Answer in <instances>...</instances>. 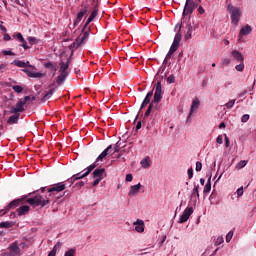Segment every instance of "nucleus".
Returning a JSON list of instances; mask_svg holds the SVG:
<instances>
[{
  "mask_svg": "<svg viewBox=\"0 0 256 256\" xmlns=\"http://www.w3.org/2000/svg\"><path fill=\"white\" fill-rule=\"evenodd\" d=\"M211 192V176L208 178L206 185L204 186L203 193L204 195H207Z\"/></svg>",
  "mask_w": 256,
  "mask_h": 256,
  "instance_id": "obj_31",
  "label": "nucleus"
},
{
  "mask_svg": "<svg viewBox=\"0 0 256 256\" xmlns=\"http://www.w3.org/2000/svg\"><path fill=\"white\" fill-rule=\"evenodd\" d=\"M125 181L126 183H131V181H133V174H127Z\"/></svg>",
  "mask_w": 256,
  "mask_h": 256,
  "instance_id": "obj_50",
  "label": "nucleus"
},
{
  "mask_svg": "<svg viewBox=\"0 0 256 256\" xmlns=\"http://www.w3.org/2000/svg\"><path fill=\"white\" fill-rule=\"evenodd\" d=\"M249 118V114H244L241 118L242 123H247V121H249Z\"/></svg>",
  "mask_w": 256,
  "mask_h": 256,
  "instance_id": "obj_51",
  "label": "nucleus"
},
{
  "mask_svg": "<svg viewBox=\"0 0 256 256\" xmlns=\"http://www.w3.org/2000/svg\"><path fill=\"white\" fill-rule=\"evenodd\" d=\"M69 59L67 60V62L66 63H64V62H61L60 63V73H69V72H67V69H69Z\"/></svg>",
  "mask_w": 256,
  "mask_h": 256,
  "instance_id": "obj_30",
  "label": "nucleus"
},
{
  "mask_svg": "<svg viewBox=\"0 0 256 256\" xmlns=\"http://www.w3.org/2000/svg\"><path fill=\"white\" fill-rule=\"evenodd\" d=\"M230 142H229V137H227V135H225V147L229 148Z\"/></svg>",
  "mask_w": 256,
  "mask_h": 256,
  "instance_id": "obj_63",
  "label": "nucleus"
},
{
  "mask_svg": "<svg viewBox=\"0 0 256 256\" xmlns=\"http://www.w3.org/2000/svg\"><path fill=\"white\" fill-rule=\"evenodd\" d=\"M55 92V89H50L41 99L42 103H45V101H49L51 97H53V93Z\"/></svg>",
  "mask_w": 256,
  "mask_h": 256,
  "instance_id": "obj_29",
  "label": "nucleus"
},
{
  "mask_svg": "<svg viewBox=\"0 0 256 256\" xmlns=\"http://www.w3.org/2000/svg\"><path fill=\"white\" fill-rule=\"evenodd\" d=\"M65 189H67V185L63 182H59L47 190L48 195H42V197H47L49 199V203H51V199L49 197L54 195V193H61V191H65Z\"/></svg>",
  "mask_w": 256,
  "mask_h": 256,
  "instance_id": "obj_5",
  "label": "nucleus"
},
{
  "mask_svg": "<svg viewBox=\"0 0 256 256\" xmlns=\"http://www.w3.org/2000/svg\"><path fill=\"white\" fill-rule=\"evenodd\" d=\"M178 49H179V44H176L175 42H173L170 47V51H172V53H175V51H177Z\"/></svg>",
  "mask_w": 256,
  "mask_h": 256,
  "instance_id": "obj_45",
  "label": "nucleus"
},
{
  "mask_svg": "<svg viewBox=\"0 0 256 256\" xmlns=\"http://www.w3.org/2000/svg\"><path fill=\"white\" fill-rule=\"evenodd\" d=\"M107 156L104 152H102L97 158L94 163L89 165L86 169H84L82 172L74 174L72 177H70L67 182L70 183L69 187L75 183V181H79V179H84V177H87L94 169L97 167V163L99 161H103Z\"/></svg>",
  "mask_w": 256,
  "mask_h": 256,
  "instance_id": "obj_2",
  "label": "nucleus"
},
{
  "mask_svg": "<svg viewBox=\"0 0 256 256\" xmlns=\"http://www.w3.org/2000/svg\"><path fill=\"white\" fill-rule=\"evenodd\" d=\"M107 156L104 152H102L97 158L94 163L89 165L86 169H84L82 172L74 174L72 177H70L67 182L70 183L69 187L75 183V181H79V179H84V177H87L94 169L97 167V163L99 161H103Z\"/></svg>",
  "mask_w": 256,
  "mask_h": 256,
  "instance_id": "obj_3",
  "label": "nucleus"
},
{
  "mask_svg": "<svg viewBox=\"0 0 256 256\" xmlns=\"http://www.w3.org/2000/svg\"><path fill=\"white\" fill-rule=\"evenodd\" d=\"M191 215H193V207H187L183 211L182 215L180 216L178 223H180V224L187 223V221H189V218L191 217Z\"/></svg>",
  "mask_w": 256,
  "mask_h": 256,
  "instance_id": "obj_8",
  "label": "nucleus"
},
{
  "mask_svg": "<svg viewBox=\"0 0 256 256\" xmlns=\"http://www.w3.org/2000/svg\"><path fill=\"white\" fill-rule=\"evenodd\" d=\"M201 169H203V163H201L200 161H197L195 171H197V173H199V171H201Z\"/></svg>",
  "mask_w": 256,
  "mask_h": 256,
  "instance_id": "obj_46",
  "label": "nucleus"
},
{
  "mask_svg": "<svg viewBox=\"0 0 256 256\" xmlns=\"http://www.w3.org/2000/svg\"><path fill=\"white\" fill-rule=\"evenodd\" d=\"M97 15H99V11L97 9H94L92 11V13L90 14L89 18L87 19L85 25L83 26V30L82 31H85V29H87V27H89V24L91 22H93V20L95 19V17H97Z\"/></svg>",
  "mask_w": 256,
  "mask_h": 256,
  "instance_id": "obj_11",
  "label": "nucleus"
},
{
  "mask_svg": "<svg viewBox=\"0 0 256 256\" xmlns=\"http://www.w3.org/2000/svg\"><path fill=\"white\" fill-rule=\"evenodd\" d=\"M81 42L79 41V38H76V40L70 44L69 49L72 51H75V49H79L81 47Z\"/></svg>",
  "mask_w": 256,
  "mask_h": 256,
  "instance_id": "obj_27",
  "label": "nucleus"
},
{
  "mask_svg": "<svg viewBox=\"0 0 256 256\" xmlns=\"http://www.w3.org/2000/svg\"><path fill=\"white\" fill-rule=\"evenodd\" d=\"M237 196L238 197H243V187H240L237 189Z\"/></svg>",
  "mask_w": 256,
  "mask_h": 256,
  "instance_id": "obj_58",
  "label": "nucleus"
},
{
  "mask_svg": "<svg viewBox=\"0 0 256 256\" xmlns=\"http://www.w3.org/2000/svg\"><path fill=\"white\" fill-rule=\"evenodd\" d=\"M165 241H167L166 235L162 236V238L159 240L158 242L159 247L163 246V243H165Z\"/></svg>",
  "mask_w": 256,
  "mask_h": 256,
  "instance_id": "obj_49",
  "label": "nucleus"
},
{
  "mask_svg": "<svg viewBox=\"0 0 256 256\" xmlns=\"http://www.w3.org/2000/svg\"><path fill=\"white\" fill-rule=\"evenodd\" d=\"M182 27H183V26L180 25L179 31L176 33V35H175V37H174L173 43H176L177 45H179V43H181V28H182Z\"/></svg>",
  "mask_w": 256,
  "mask_h": 256,
  "instance_id": "obj_34",
  "label": "nucleus"
},
{
  "mask_svg": "<svg viewBox=\"0 0 256 256\" xmlns=\"http://www.w3.org/2000/svg\"><path fill=\"white\" fill-rule=\"evenodd\" d=\"M24 105H27V101H31V96H25L23 99H20Z\"/></svg>",
  "mask_w": 256,
  "mask_h": 256,
  "instance_id": "obj_54",
  "label": "nucleus"
},
{
  "mask_svg": "<svg viewBox=\"0 0 256 256\" xmlns=\"http://www.w3.org/2000/svg\"><path fill=\"white\" fill-rule=\"evenodd\" d=\"M149 161H150L149 156L143 158V159L140 161L141 167H143V169H149V167H151V163H150Z\"/></svg>",
  "mask_w": 256,
  "mask_h": 256,
  "instance_id": "obj_24",
  "label": "nucleus"
},
{
  "mask_svg": "<svg viewBox=\"0 0 256 256\" xmlns=\"http://www.w3.org/2000/svg\"><path fill=\"white\" fill-rule=\"evenodd\" d=\"M199 105H200L199 99L196 98L192 101L188 119H191V116L193 115V113H195V111L199 109Z\"/></svg>",
  "mask_w": 256,
  "mask_h": 256,
  "instance_id": "obj_13",
  "label": "nucleus"
},
{
  "mask_svg": "<svg viewBox=\"0 0 256 256\" xmlns=\"http://www.w3.org/2000/svg\"><path fill=\"white\" fill-rule=\"evenodd\" d=\"M13 65H16V67H21V68L27 67V64H25V62L21 60H14Z\"/></svg>",
  "mask_w": 256,
  "mask_h": 256,
  "instance_id": "obj_35",
  "label": "nucleus"
},
{
  "mask_svg": "<svg viewBox=\"0 0 256 256\" xmlns=\"http://www.w3.org/2000/svg\"><path fill=\"white\" fill-rule=\"evenodd\" d=\"M25 200L31 207H40L43 209V207L49 205V198L43 197L39 190H35L28 195H23L21 198L12 200L4 209L0 210V217L7 215V212L11 211V209H17L19 205H23Z\"/></svg>",
  "mask_w": 256,
  "mask_h": 256,
  "instance_id": "obj_1",
  "label": "nucleus"
},
{
  "mask_svg": "<svg viewBox=\"0 0 256 256\" xmlns=\"http://www.w3.org/2000/svg\"><path fill=\"white\" fill-rule=\"evenodd\" d=\"M90 31H91V28H87L86 27V29L83 31V28H82V31H81V33H82V37L81 36H79L78 37V39H79V41H80V43L83 45V43L87 40V39H89V33H90Z\"/></svg>",
  "mask_w": 256,
  "mask_h": 256,
  "instance_id": "obj_18",
  "label": "nucleus"
},
{
  "mask_svg": "<svg viewBox=\"0 0 256 256\" xmlns=\"http://www.w3.org/2000/svg\"><path fill=\"white\" fill-rule=\"evenodd\" d=\"M55 92V89H50L41 99L42 103H45V101H49L51 97H53V93Z\"/></svg>",
  "mask_w": 256,
  "mask_h": 256,
  "instance_id": "obj_28",
  "label": "nucleus"
},
{
  "mask_svg": "<svg viewBox=\"0 0 256 256\" xmlns=\"http://www.w3.org/2000/svg\"><path fill=\"white\" fill-rule=\"evenodd\" d=\"M25 104L19 100L16 104V107L11 109V113H23V111H25V108H23Z\"/></svg>",
  "mask_w": 256,
  "mask_h": 256,
  "instance_id": "obj_19",
  "label": "nucleus"
},
{
  "mask_svg": "<svg viewBox=\"0 0 256 256\" xmlns=\"http://www.w3.org/2000/svg\"><path fill=\"white\" fill-rule=\"evenodd\" d=\"M15 225L13 221L0 222V229H11Z\"/></svg>",
  "mask_w": 256,
  "mask_h": 256,
  "instance_id": "obj_26",
  "label": "nucleus"
},
{
  "mask_svg": "<svg viewBox=\"0 0 256 256\" xmlns=\"http://www.w3.org/2000/svg\"><path fill=\"white\" fill-rule=\"evenodd\" d=\"M227 11L231 17L232 25H239V21H241V16L243 15V11H241V8L234 6L233 4H228Z\"/></svg>",
  "mask_w": 256,
  "mask_h": 256,
  "instance_id": "obj_4",
  "label": "nucleus"
},
{
  "mask_svg": "<svg viewBox=\"0 0 256 256\" xmlns=\"http://www.w3.org/2000/svg\"><path fill=\"white\" fill-rule=\"evenodd\" d=\"M30 77L41 79V77H44L45 75L41 72H33L29 74Z\"/></svg>",
  "mask_w": 256,
  "mask_h": 256,
  "instance_id": "obj_38",
  "label": "nucleus"
},
{
  "mask_svg": "<svg viewBox=\"0 0 256 256\" xmlns=\"http://www.w3.org/2000/svg\"><path fill=\"white\" fill-rule=\"evenodd\" d=\"M167 83H175V76L174 75H170L168 78H167Z\"/></svg>",
  "mask_w": 256,
  "mask_h": 256,
  "instance_id": "obj_55",
  "label": "nucleus"
},
{
  "mask_svg": "<svg viewBox=\"0 0 256 256\" xmlns=\"http://www.w3.org/2000/svg\"><path fill=\"white\" fill-rule=\"evenodd\" d=\"M231 239H233V231H229L226 235V243L231 242Z\"/></svg>",
  "mask_w": 256,
  "mask_h": 256,
  "instance_id": "obj_47",
  "label": "nucleus"
},
{
  "mask_svg": "<svg viewBox=\"0 0 256 256\" xmlns=\"http://www.w3.org/2000/svg\"><path fill=\"white\" fill-rule=\"evenodd\" d=\"M20 47H23V49H25V50H27V49L30 48L29 45H27V41H26V40H24V42H22V44L20 45Z\"/></svg>",
  "mask_w": 256,
  "mask_h": 256,
  "instance_id": "obj_60",
  "label": "nucleus"
},
{
  "mask_svg": "<svg viewBox=\"0 0 256 256\" xmlns=\"http://www.w3.org/2000/svg\"><path fill=\"white\" fill-rule=\"evenodd\" d=\"M167 61H169V59L165 58L163 61L162 67L159 69L158 73H163V71H165L167 67Z\"/></svg>",
  "mask_w": 256,
  "mask_h": 256,
  "instance_id": "obj_42",
  "label": "nucleus"
},
{
  "mask_svg": "<svg viewBox=\"0 0 256 256\" xmlns=\"http://www.w3.org/2000/svg\"><path fill=\"white\" fill-rule=\"evenodd\" d=\"M13 91H15V93H23V87L19 86V85H14L12 86Z\"/></svg>",
  "mask_w": 256,
  "mask_h": 256,
  "instance_id": "obj_41",
  "label": "nucleus"
},
{
  "mask_svg": "<svg viewBox=\"0 0 256 256\" xmlns=\"http://www.w3.org/2000/svg\"><path fill=\"white\" fill-rule=\"evenodd\" d=\"M16 37H17L18 40H20V43L25 41V38L23 37V34H21V33H17Z\"/></svg>",
  "mask_w": 256,
  "mask_h": 256,
  "instance_id": "obj_57",
  "label": "nucleus"
},
{
  "mask_svg": "<svg viewBox=\"0 0 256 256\" xmlns=\"http://www.w3.org/2000/svg\"><path fill=\"white\" fill-rule=\"evenodd\" d=\"M8 250L10 252L9 256H21V249L17 245V242L10 244Z\"/></svg>",
  "mask_w": 256,
  "mask_h": 256,
  "instance_id": "obj_9",
  "label": "nucleus"
},
{
  "mask_svg": "<svg viewBox=\"0 0 256 256\" xmlns=\"http://www.w3.org/2000/svg\"><path fill=\"white\" fill-rule=\"evenodd\" d=\"M17 121H19V114H17V113H14V115L10 116L8 119V123L10 125L17 123Z\"/></svg>",
  "mask_w": 256,
  "mask_h": 256,
  "instance_id": "obj_33",
  "label": "nucleus"
},
{
  "mask_svg": "<svg viewBox=\"0 0 256 256\" xmlns=\"http://www.w3.org/2000/svg\"><path fill=\"white\" fill-rule=\"evenodd\" d=\"M101 181H103L102 178H95V180H94L92 186H93V187H97V185H99V183H101Z\"/></svg>",
  "mask_w": 256,
  "mask_h": 256,
  "instance_id": "obj_52",
  "label": "nucleus"
},
{
  "mask_svg": "<svg viewBox=\"0 0 256 256\" xmlns=\"http://www.w3.org/2000/svg\"><path fill=\"white\" fill-rule=\"evenodd\" d=\"M85 15H87V6H85L84 9H81L78 12L77 17L74 20V27H77V25H79V23H81V21L83 20V17H85Z\"/></svg>",
  "mask_w": 256,
  "mask_h": 256,
  "instance_id": "obj_10",
  "label": "nucleus"
},
{
  "mask_svg": "<svg viewBox=\"0 0 256 256\" xmlns=\"http://www.w3.org/2000/svg\"><path fill=\"white\" fill-rule=\"evenodd\" d=\"M153 102H150V105L148 107V109L146 110L144 117H149V115H151V110L153 109Z\"/></svg>",
  "mask_w": 256,
  "mask_h": 256,
  "instance_id": "obj_43",
  "label": "nucleus"
},
{
  "mask_svg": "<svg viewBox=\"0 0 256 256\" xmlns=\"http://www.w3.org/2000/svg\"><path fill=\"white\" fill-rule=\"evenodd\" d=\"M233 105H235V100H230L225 104V107H227V109H232Z\"/></svg>",
  "mask_w": 256,
  "mask_h": 256,
  "instance_id": "obj_48",
  "label": "nucleus"
},
{
  "mask_svg": "<svg viewBox=\"0 0 256 256\" xmlns=\"http://www.w3.org/2000/svg\"><path fill=\"white\" fill-rule=\"evenodd\" d=\"M216 143L219 145H223V135H219L216 139Z\"/></svg>",
  "mask_w": 256,
  "mask_h": 256,
  "instance_id": "obj_56",
  "label": "nucleus"
},
{
  "mask_svg": "<svg viewBox=\"0 0 256 256\" xmlns=\"http://www.w3.org/2000/svg\"><path fill=\"white\" fill-rule=\"evenodd\" d=\"M191 199H199V184L194 183V188L191 192Z\"/></svg>",
  "mask_w": 256,
  "mask_h": 256,
  "instance_id": "obj_22",
  "label": "nucleus"
},
{
  "mask_svg": "<svg viewBox=\"0 0 256 256\" xmlns=\"http://www.w3.org/2000/svg\"><path fill=\"white\" fill-rule=\"evenodd\" d=\"M3 55H15L11 50H4Z\"/></svg>",
  "mask_w": 256,
  "mask_h": 256,
  "instance_id": "obj_62",
  "label": "nucleus"
},
{
  "mask_svg": "<svg viewBox=\"0 0 256 256\" xmlns=\"http://www.w3.org/2000/svg\"><path fill=\"white\" fill-rule=\"evenodd\" d=\"M223 65H229L231 63V60L229 58H224L222 60Z\"/></svg>",
  "mask_w": 256,
  "mask_h": 256,
  "instance_id": "obj_61",
  "label": "nucleus"
},
{
  "mask_svg": "<svg viewBox=\"0 0 256 256\" xmlns=\"http://www.w3.org/2000/svg\"><path fill=\"white\" fill-rule=\"evenodd\" d=\"M141 187H142L141 183L131 186L128 195L130 197H135V195H137V193L141 191Z\"/></svg>",
  "mask_w": 256,
  "mask_h": 256,
  "instance_id": "obj_16",
  "label": "nucleus"
},
{
  "mask_svg": "<svg viewBox=\"0 0 256 256\" xmlns=\"http://www.w3.org/2000/svg\"><path fill=\"white\" fill-rule=\"evenodd\" d=\"M186 29H187V32L184 36V39L187 41V40L191 39V37H192L193 26L191 24H187Z\"/></svg>",
  "mask_w": 256,
  "mask_h": 256,
  "instance_id": "obj_25",
  "label": "nucleus"
},
{
  "mask_svg": "<svg viewBox=\"0 0 256 256\" xmlns=\"http://www.w3.org/2000/svg\"><path fill=\"white\" fill-rule=\"evenodd\" d=\"M103 175H105V168H96L93 173V179H103Z\"/></svg>",
  "mask_w": 256,
  "mask_h": 256,
  "instance_id": "obj_14",
  "label": "nucleus"
},
{
  "mask_svg": "<svg viewBox=\"0 0 256 256\" xmlns=\"http://www.w3.org/2000/svg\"><path fill=\"white\" fill-rule=\"evenodd\" d=\"M138 129H133L131 130V133L129 131H126L123 135H122V139H129V137H131L132 135H137L138 133Z\"/></svg>",
  "mask_w": 256,
  "mask_h": 256,
  "instance_id": "obj_32",
  "label": "nucleus"
},
{
  "mask_svg": "<svg viewBox=\"0 0 256 256\" xmlns=\"http://www.w3.org/2000/svg\"><path fill=\"white\" fill-rule=\"evenodd\" d=\"M153 98V90L148 92L141 104L140 109H145V107H147V105H149V103H151V99Z\"/></svg>",
  "mask_w": 256,
  "mask_h": 256,
  "instance_id": "obj_15",
  "label": "nucleus"
},
{
  "mask_svg": "<svg viewBox=\"0 0 256 256\" xmlns=\"http://www.w3.org/2000/svg\"><path fill=\"white\" fill-rule=\"evenodd\" d=\"M188 179H193V168L188 169Z\"/></svg>",
  "mask_w": 256,
  "mask_h": 256,
  "instance_id": "obj_59",
  "label": "nucleus"
},
{
  "mask_svg": "<svg viewBox=\"0 0 256 256\" xmlns=\"http://www.w3.org/2000/svg\"><path fill=\"white\" fill-rule=\"evenodd\" d=\"M163 99V86L161 85V81H158L156 83V90L154 93V98L151 101L152 104L158 105L159 102Z\"/></svg>",
  "mask_w": 256,
  "mask_h": 256,
  "instance_id": "obj_7",
  "label": "nucleus"
},
{
  "mask_svg": "<svg viewBox=\"0 0 256 256\" xmlns=\"http://www.w3.org/2000/svg\"><path fill=\"white\" fill-rule=\"evenodd\" d=\"M67 77H69V73H60V75L56 79V83L58 85H63V82L65 81V79H67Z\"/></svg>",
  "mask_w": 256,
  "mask_h": 256,
  "instance_id": "obj_23",
  "label": "nucleus"
},
{
  "mask_svg": "<svg viewBox=\"0 0 256 256\" xmlns=\"http://www.w3.org/2000/svg\"><path fill=\"white\" fill-rule=\"evenodd\" d=\"M232 57L235 59V61H237V63H243L244 58H243V54H241V52L237 51V50H233L231 52Z\"/></svg>",
  "mask_w": 256,
  "mask_h": 256,
  "instance_id": "obj_20",
  "label": "nucleus"
},
{
  "mask_svg": "<svg viewBox=\"0 0 256 256\" xmlns=\"http://www.w3.org/2000/svg\"><path fill=\"white\" fill-rule=\"evenodd\" d=\"M111 149H113V145H109L106 149L103 150L102 153L109 155V152L111 151Z\"/></svg>",
  "mask_w": 256,
  "mask_h": 256,
  "instance_id": "obj_53",
  "label": "nucleus"
},
{
  "mask_svg": "<svg viewBox=\"0 0 256 256\" xmlns=\"http://www.w3.org/2000/svg\"><path fill=\"white\" fill-rule=\"evenodd\" d=\"M199 7V3L195 0H186L184 10H183V17H187L188 15H192L193 11Z\"/></svg>",
  "mask_w": 256,
  "mask_h": 256,
  "instance_id": "obj_6",
  "label": "nucleus"
},
{
  "mask_svg": "<svg viewBox=\"0 0 256 256\" xmlns=\"http://www.w3.org/2000/svg\"><path fill=\"white\" fill-rule=\"evenodd\" d=\"M247 163H249V161L241 160L240 162L237 163L236 167L238 169H243L244 167H247Z\"/></svg>",
  "mask_w": 256,
  "mask_h": 256,
  "instance_id": "obj_36",
  "label": "nucleus"
},
{
  "mask_svg": "<svg viewBox=\"0 0 256 256\" xmlns=\"http://www.w3.org/2000/svg\"><path fill=\"white\" fill-rule=\"evenodd\" d=\"M76 251L77 250L75 248H70L65 252L64 256H75Z\"/></svg>",
  "mask_w": 256,
  "mask_h": 256,
  "instance_id": "obj_39",
  "label": "nucleus"
},
{
  "mask_svg": "<svg viewBox=\"0 0 256 256\" xmlns=\"http://www.w3.org/2000/svg\"><path fill=\"white\" fill-rule=\"evenodd\" d=\"M252 31L253 28H251V25H245L240 29L239 37H245V35H250Z\"/></svg>",
  "mask_w": 256,
  "mask_h": 256,
  "instance_id": "obj_17",
  "label": "nucleus"
},
{
  "mask_svg": "<svg viewBox=\"0 0 256 256\" xmlns=\"http://www.w3.org/2000/svg\"><path fill=\"white\" fill-rule=\"evenodd\" d=\"M55 255H57V252H55V249H52V250L49 252V254H48V256H55Z\"/></svg>",
  "mask_w": 256,
  "mask_h": 256,
  "instance_id": "obj_64",
  "label": "nucleus"
},
{
  "mask_svg": "<svg viewBox=\"0 0 256 256\" xmlns=\"http://www.w3.org/2000/svg\"><path fill=\"white\" fill-rule=\"evenodd\" d=\"M31 207H29L28 205H23L20 208H18L16 211L19 215V217L23 216V215H27V213H29Z\"/></svg>",
  "mask_w": 256,
  "mask_h": 256,
  "instance_id": "obj_21",
  "label": "nucleus"
},
{
  "mask_svg": "<svg viewBox=\"0 0 256 256\" xmlns=\"http://www.w3.org/2000/svg\"><path fill=\"white\" fill-rule=\"evenodd\" d=\"M44 67L46 69H52V71H57V67H55V65L52 64V62H47L44 64Z\"/></svg>",
  "mask_w": 256,
  "mask_h": 256,
  "instance_id": "obj_37",
  "label": "nucleus"
},
{
  "mask_svg": "<svg viewBox=\"0 0 256 256\" xmlns=\"http://www.w3.org/2000/svg\"><path fill=\"white\" fill-rule=\"evenodd\" d=\"M236 71H243L245 69V64L243 62H240V64L235 66Z\"/></svg>",
  "mask_w": 256,
  "mask_h": 256,
  "instance_id": "obj_44",
  "label": "nucleus"
},
{
  "mask_svg": "<svg viewBox=\"0 0 256 256\" xmlns=\"http://www.w3.org/2000/svg\"><path fill=\"white\" fill-rule=\"evenodd\" d=\"M134 226L137 233H143V231H145V222L141 219H138L136 222H134Z\"/></svg>",
  "mask_w": 256,
  "mask_h": 256,
  "instance_id": "obj_12",
  "label": "nucleus"
},
{
  "mask_svg": "<svg viewBox=\"0 0 256 256\" xmlns=\"http://www.w3.org/2000/svg\"><path fill=\"white\" fill-rule=\"evenodd\" d=\"M224 242H225V240H224L223 236H218L215 241V245H216V247H219V245H222V243H224Z\"/></svg>",
  "mask_w": 256,
  "mask_h": 256,
  "instance_id": "obj_40",
  "label": "nucleus"
}]
</instances>
